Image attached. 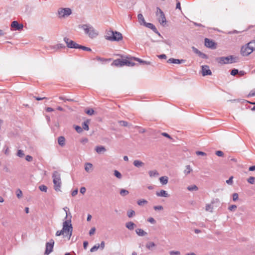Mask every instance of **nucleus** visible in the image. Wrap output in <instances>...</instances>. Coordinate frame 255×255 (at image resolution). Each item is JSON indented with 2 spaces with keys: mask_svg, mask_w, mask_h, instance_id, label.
I'll return each instance as SVG.
<instances>
[{
  "mask_svg": "<svg viewBox=\"0 0 255 255\" xmlns=\"http://www.w3.org/2000/svg\"><path fill=\"white\" fill-rule=\"evenodd\" d=\"M63 209L65 211L66 214L65 219H67V218H68V216L70 217V214H69L70 212H69V213L68 212V211H69V209L67 207H65L63 208Z\"/></svg>",
  "mask_w": 255,
  "mask_h": 255,
  "instance_id": "nucleus-56",
  "label": "nucleus"
},
{
  "mask_svg": "<svg viewBox=\"0 0 255 255\" xmlns=\"http://www.w3.org/2000/svg\"><path fill=\"white\" fill-rule=\"evenodd\" d=\"M137 18L138 19V22L140 23V24L143 25L144 26V25L145 24V23H146V22H145V21L144 20L143 15L141 13L138 14Z\"/></svg>",
  "mask_w": 255,
  "mask_h": 255,
  "instance_id": "nucleus-20",
  "label": "nucleus"
},
{
  "mask_svg": "<svg viewBox=\"0 0 255 255\" xmlns=\"http://www.w3.org/2000/svg\"><path fill=\"white\" fill-rule=\"evenodd\" d=\"M70 217L63 223L62 230L64 233H65L66 235L69 236V238L71 237L72 234L73 227L71 224V218L72 216L70 213H69Z\"/></svg>",
  "mask_w": 255,
  "mask_h": 255,
  "instance_id": "nucleus-2",
  "label": "nucleus"
},
{
  "mask_svg": "<svg viewBox=\"0 0 255 255\" xmlns=\"http://www.w3.org/2000/svg\"><path fill=\"white\" fill-rule=\"evenodd\" d=\"M148 221L149 222L151 223V224H153L156 223L155 220L152 217L148 218Z\"/></svg>",
  "mask_w": 255,
  "mask_h": 255,
  "instance_id": "nucleus-64",
  "label": "nucleus"
},
{
  "mask_svg": "<svg viewBox=\"0 0 255 255\" xmlns=\"http://www.w3.org/2000/svg\"><path fill=\"white\" fill-rule=\"evenodd\" d=\"M135 232L138 236L140 237L145 236L147 234V233L146 232H145L141 229H136L135 230Z\"/></svg>",
  "mask_w": 255,
  "mask_h": 255,
  "instance_id": "nucleus-22",
  "label": "nucleus"
},
{
  "mask_svg": "<svg viewBox=\"0 0 255 255\" xmlns=\"http://www.w3.org/2000/svg\"><path fill=\"white\" fill-rule=\"evenodd\" d=\"M254 96H255V89L251 90L248 95V97H254Z\"/></svg>",
  "mask_w": 255,
  "mask_h": 255,
  "instance_id": "nucleus-54",
  "label": "nucleus"
},
{
  "mask_svg": "<svg viewBox=\"0 0 255 255\" xmlns=\"http://www.w3.org/2000/svg\"><path fill=\"white\" fill-rule=\"evenodd\" d=\"M78 49H82L83 50L87 51H92V49L90 48L86 47L85 46L81 45H79V46L78 47Z\"/></svg>",
  "mask_w": 255,
  "mask_h": 255,
  "instance_id": "nucleus-34",
  "label": "nucleus"
},
{
  "mask_svg": "<svg viewBox=\"0 0 255 255\" xmlns=\"http://www.w3.org/2000/svg\"><path fill=\"white\" fill-rule=\"evenodd\" d=\"M205 45L209 48L215 49L216 48V43L213 40L208 38L205 39Z\"/></svg>",
  "mask_w": 255,
  "mask_h": 255,
  "instance_id": "nucleus-12",
  "label": "nucleus"
},
{
  "mask_svg": "<svg viewBox=\"0 0 255 255\" xmlns=\"http://www.w3.org/2000/svg\"><path fill=\"white\" fill-rule=\"evenodd\" d=\"M187 189L190 191H197L198 190V188L196 185H193L188 186Z\"/></svg>",
  "mask_w": 255,
  "mask_h": 255,
  "instance_id": "nucleus-33",
  "label": "nucleus"
},
{
  "mask_svg": "<svg viewBox=\"0 0 255 255\" xmlns=\"http://www.w3.org/2000/svg\"><path fill=\"white\" fill-rule=\"evenodd\" d=\"M212 209H213V207H212V206L211 205H210V204L206 205V210L207 211L212 212Z\"/></svg>",
  "mask_w": 255,
  "mask_h": 255,
  "instance_id": "nucleus-51",
  "label": "nucleus"
},
{
  "mask_svg": "<svg viewBox=\"0 0 255 255\" xmlns=\"http://www.w3.org/2000/svg\"><path fill=\"white\" fill-rule=\"evenodd\" d=\"M64 232H63V231L62 230V229L60 231H57L55 234V235L56 236H61V235H64Z\"/></svg>",
  "mask_w": 255,
  "mask_h": 255,
  "instance_id": "nucleus-60",
  "label": "nucleus"
},
{
  "mask_svg": "<svg viewBox=\"0 0 255 255\" xmlns=\"http://www.w3.org/2000/svg\"><path fill=\"white\" fill-rule=\"evenodd\" d=\"M156 15L159 22L162 25H165L167 21L163 11L159 7H156Z\"/></svg>",
  "mask_w": 255,
  "mask_h": 255,
  "instance_id": "nucleus-7",
  "label": "nucleus"
},
{
  "mask_svg": "<svg viewBox=\"0 0 255 255\" xmlns=\"http://www.w3.org/2000/svg\"><path fill=\"white\" fill-rule=\"evenodd\" d=\"M238 73H239V70L237 69L234 68L231 70V75H232L233 76H235L237 74H238Z\"/></svg>",
  "mask_w": 255,
  "mask_h": 255,
  "instance_id": "nucleus-44",
  "label": "nucleus"
},
{
  "mask_svg": "<svg viewBox=\"0 0 255 255\" xmlns=\"http://www.w3.org/2000/svg\"><path fill=\"white\" fill-rule=\"evenodd\" d=\"M82 28L85 31V33L89 35L91 38H94L98 35V32L94 29V28L89 24H84L82 26Z\"/></svg>",
  "mask_w": 255,
  "mask_h": 255,
  "instance_id": "nucleus-6",
  "label": "nucleus"
},
{
  "mask_svg": "<svg viewBox=\"0 0 255 255\" xmlns=\"http://www.w3.org/2000/svg\"><path fill=\"white\" fill-rule=\"evenodd\" d=\"M16 194L17 197L18 199L21 198L22 196V191L19 189H17V190L16 191Z\"/></svg>",
  "mask_w": 255,
  "mask_h": 255,
  "instance_id": "nucleus-41",
  "label": "nucleus"
},
{
  "mask_svg": "<svg viewBox=\"0 0 255 255\" xmlns=\"http://www.w3.org/2000/svg\"><path fill=\"white\" fill-rule=\"evenodd\" d=\"M147 203V201L144 199H140L137 201V204L139 206H142L143 204H145Z\"/></svg>",
  "mask_w": 255,
  "mask_h": 255,
  "instance_id": "nucleus-37",
  "label": "nucleus"
},
{
  "mask_svg": "<svg viewBox=\"0 0 255 255\" xmlns=\"http://www.w3.org/2000/svg\"><path fill=\"white\" fill-rule=\"evenodd\" d=\"M99 249H100V245L96 244L91 249L90 252H94L97 251Z\"/></svg>",
  "mask_w": 255,
  "mask_h": 255,
  "instance_id": "nucleus-38",
  "label": "nucleus"
},
{
  "mask_svg": "<svg viewBox=\"0 0 255 255\" xmlns=\"http://www.w3.org/2000/svg\"><path fill=\"white\" fill-rule=\"evenodd\" d=\"M237 208V206L235 205H232L229 207L228 209L231 211H234Z\"/></svg>",
  "mask_w": 255,
  "mask_h": 255,
  "instance_id": "nucleus-50",
  "label": "nucleus"
},
{
  "mask_svg": "<svg viewBox=\"0 0 255 255\" xmlns=\"http://www.w3.org/2000/svg\"><path fill=\"white\" fill-rule=\"evenodd\" d=\"M185 62V60L183 59H174L173 58H171L169 59L167 61V62L168 63H173V64H181Z\"/></svg>",
  "mask_w": 255,
  "mask_h": 255,
  "instance_id": "nucleus-17",
  "label": "nucleus"
},
{
  "mask_svg": "<svg viewBox=\"0 0 255 255\" xmlns=\"http://www.w3.org/2000/svg\"><path fill=\"white\" fill-rule=\"evenodd\" d=\"M148 173H149V175L150 177L156 176L158 175V173L156 170L149 171Z\"/></svg>",
  "mask_w": 255,
  "mask_h": 255,
  "instance_id": "nucleus-36",
  "label": "nucleus"
},
{
  "mask_svg": "<svg viewBox=\"0 0 255 255\" xmlns=\"http://www.w3.org/2000/svg\"><path fill=\"white\" fill-rule=\"evenodd\" d=\"M169 254L170 255H179L180 254V253L179 251H172L169 252Z\"/></svg>",
  "mask_w": 255,
  "mask_h": 255,
  "instance_id": "nucleus-52",
  "label": "nucleus"
},
{
  "mask_svg": "<svg viewBox=\"0 0 255 255\" xmlns=\"http://www.w3.org/2000/svg\"><path fill=\"white\" fill-rule=\"evenodd\" d=\"M133 164L137 168L141 167L144 165V163L143 162L138 160H134Z\"/></svg>",
  "mask_w": 255,
  "mask_h": 255,
  "instance_id": "nucleus-23",
  "label": "nucleus"
},
{
  "mask_svg": "<svg viewBox=\"0 0 255 255\" xmlns=\"http://www.w3.org/2000/svg\"><path fill=\"white\" fill-rule=\"evenodd\" d=\"M153 208L155 210H162L163 209V207L161 205L154 206Z\"/></svg>",
  "mask_w": 255,
  "mask_h": 255,
  "instance_id": "nucleus-59",
  "label": "nucleus"
},
{
  "mask_svg": "<svg viewBox=\"0 0 255 255\" xmlns=\"http://www.w3.org/2000/svg\"><path fill=\"white\" fill-rule=\"evenodd\" d=\"M134 57H127L125 59H116L114 60L112 65L117 67H123L124 66L132 67L135 65V63L134 62Z\"/></svg>",
  "mask_w": 255,
  "mask_h": 255,
  "instance_id": "nucleus-1",
  "label": "nucleus"
},
{
  "mask_svg": "<svg viewBox=\"0 0 255 255\" xmlns=\"http://www.w3.org/2000/svg\"><path fill=\"white\" fill-rule=\"evenodd\" d=\"M216 60L221 64H227L237 62L239 60V58L234 55H229L227 57H218Z\"/></svg>",
  "mask_w": 255,
  "mask_h": 255,
  "instance_id": "nucleus-3",
  "label": "nucleus"
},
{
  "mask_svg": "<svg viewBox=\"0 0 255 255\" xmlns=\"http://www.w3.org/2000/svg\"><path fill=\"white\" fill-rule=\"evenodd\" d=\"M85 112L89 115H92L94 113V111L91 109L86 110Z\"/></svg>",
  "mask_w": 255,
  "mask_h": 255,
  "instance_id": "nucleus-53",
  "label": "nucleus"
},
{
  "mask_svg": "<svg viewBox=\"0 0 255 255\" xmlns=\"http://www.w3.org/2000/svg\"><path fill=\"white\" fill-rule=\"evenodd\" d=\"M161 135L165 136V137H167L168 138L170 139H172V138L171 137V136L168 134L166 132H162L161 133Z\"/></svg>",
  "mask_w": 255,
  "mask_h": 255,
  "instance_id": "nucleus-58",
  "label": "nucleus"
},
{
  "mask_svg": "<svg viewBox=\"0 0 255 255\" xmlns=\"http://www.w3.org/2000/svg\"><path fill=\"white\" fill-rule=\"evenodd\" d=\"M96 59L98 60V61H101V62H103V61H107L108 60L107 59H104L103 58H101L100 57H99V56H97Z\"/></svg>",
  "mask_w": 255,
  "mask_h": 255,
  "instance_id": "nucleus-63",
  "label": "nucleus"
},
{
  "mask_svg": "<svg viewBox=\"0 0 255 255\" xmlns=\"http://www.w3.org/2000/svg\"><path fill=\"white\" fill-rule=\"evenodd\" d=\"M95 231H96L95 228L94 227V228H91L89 231V235L90 236L93 235L95 233Z\"/></svg>",
  "mask_w": 255,
  "mask_h": 255,
  "instance_id": "nucleus-62",
  "label": "nucleus"
},
{
  "mask_svg": "<svg viewBox=\"0 0 255 255\" xmlns=\"http://www.w3.org/2000/svg\"><path fill=\"white\" fill-rule=\"evenodd\" d=\"M134 215L135 212L133 210H130L127 212V215L129 218H131Z\"/></svg>",
  "mask_w": 255,
  "mask_h": 255,
  "instance_id": "nucleus-42",
  "label": "nucleus"
},
{
  "mask_svg": "<svg viewBox=\"0 0 255 255\" xmlns=\"http://www.w3.org/2000/svg\"><path fill=\"white\" fill-rule=\"evenodd\" d=\"M134 60L138 62L141 65H150L151 62L149 61H146L143 60L139 58H134Z\"/></svg>",
  "mask_w": 255,
  "mask_h": 255,
  "instance_id": "nucleus-21",
  "label": "nucleus"
},
{
  "mask_svg": "<svg viewBox=\"0 0 255 255\" xmlns=\"http://www.w3.org/2000/svg\"><path fill=\"white\" fill-rule=\"evenodd\" d=\"M159 180L163 185H165L168 183V178L167 176H162L160 177Z\"/></svg>",
  "mask_w": 255,
  "mask_h": 255,
  "instance_id": "nucleus-27",
  "label": "nucleus"
},
{
  "mask_svg": "<svg viewBox=\"0 0 255 255\" xmlns=\"http://www.w3.org/2000/svg\"><path fill=\"white\" fill-rule=\"evenodd\" d=\"M75 129L76 130V131L78 133H80L83 131L82 127L79 126H76L75 127Z\"/></svg>",
  "mask_w": 255,
  "mask_h": 255,
  "instance_id": "nucleus-47",
  "label": "nucleus"
},
{
  "mask_svg": "<svg viewBox=\"0 0 255 255\" xmlns=\"http://www.w3.org/2000/svg\"><path fill=\"white\" fill-rule=\"evenodd\" d=\"M144 26H146V27H148V28L152 29L154 32L156 31V29L157 28H156L155 25H153L151 23H147V22H146V23H145Z\"/></svg>",
  "mask_w": 255,
  "mask_h": 255,
  "instance_id": "nucleus-28",
  "label": "nucleus"
},
{
  "mask_svg": "<svg viewBox=\"0 0 255 255\" xmlns=\"http://www.w3.org/2000/svg\"><path fill=\"white\" fill-rule=\"evenodd\" d=\"M11 27L14 29V30H21L23 27V25L22 23H19L17 21L14 20L11 23Z\"/></svg>",
  "mask_w": 255,
  "mask_h": 255,
  "instance_id": "nucleus-13",
  "label": "nucleus"
},
{
  "mask_svg": "<svg viewBox=\"0 0 255 255\" xmlns=\"http://www.w3.org/2000/svg\"><path fill=\"white\" fill-rule=\"evenodd\" d=\"M120 195L122 196H127V195H128L129 194V192L127 190H126V189H122L121 190H120Z\"/></svg>",
  "mask_w": 255,
  "mask_h": 255,
  "instance_id": "nucleus-35",
  "label": "nucleus"
},
{
  "mask_svg": "<svg viewBox=\"0 0 255 255\" xmlns=\"http://www.w3.org/2000/svg\"><path fill=\"white\" fill-rule=\"evenodd\" d=\"M123 36L122 33L118 31H114L113 30L109 31L107 32L106 39L110 41H119L122 40Z\"/></svg>",
  "mask_w": 255,
  "mask_h": 255,
  "instance_id": "nucleus-5",
  "label": "nucleus"
},
{
  "mask_svg": "<svg viewBox=\"0 0 255 255\" xmlns=\"http://www.w3.org/2000/svg\"><path fill=\"white\" fill-rule=\"evenodd\" d=\"M248 46L251 48L252 51H255V40L251 41L248 43Z\"/></svg>",
  "mask_w": 255,
  "mask_h": 255,
  "instance_id": "nucleus-29",
  "label": "nucleus"
},
{
  "mask_svg": "<svg viewBox=\"0 0 255 255\" xmlns=\"http://www.w3.org/2000/svg\"><path fill=\"white\" fill-rule=\"evenodd\" d=\"M95 150L98 153L101 154L105 152L106 151V149L103 146H97L95 147Z\"/></svg>",
  "mask_w": 255,
  "mask_h": 255,
  "instance_id": "nucleus-19",
  "label": "nucleus"
},
{
  "mask_svg": "<svg viewBox=\"0 0 255 255\" xmlns=\"http://www.w3.org/2000/svg\"><path fill=\"white\" fill-rule=\"evenodd\" d=\"M39 189L40 191L46 192L47 190V187L44 185H41L39 186Z\"/></svg>",
  "mask_w": 255,
  "mask_h": 255,
  "instance_id": "nucleus-40",
  "label": "nucleus"
},
{
  "mask_svg": "<svg viewBox=\"0 0 255 255\" xmlns=\"http://www.w3.org/2000/svg\"><path fill=\"white\" fill-rule=\"evenodd\" d=\"M156 195L158 197H168L169 196V195L167 193V192L164 190H161L160 191V192H156Z\"/></svg>",
  "mask_w": 255,
  "mask_h": 255,
  "instance_id": "nucleus-18",
  "label": "nucleus"
},
{
  "mask_svg": "<svg viewBox=\"0 0 255 255\" xmlns=\"http://www.w3.org/2000/svg\"><path fill=\"white\" fill-rule=\"evenodd\" d=\"M233 176L230 177L228 180H226V183L229 185H232L233 182Z\"/></svg>",
  "mask_w": 255,
  "mask_h": 255,
  "instance_id": "nucleus-55",
  "label": "nucleus"
},
{
  "mask_svg": "<svg viewBox=\"0 0 255 255\" xmlns=\"http://www.w3.org/2000/svg\"><path fill=\"white\" fill-rule=\"evenodd\" d=\"M33 159V157L30 155H26L25 157V160L27 161H31Z\"/></svg>",
  "mask_w": 255,
  "mask_h": 255,
  "instance_id": "nucleus-61",
  "label": "nucleus"
},
{
  "mask_svg": "<svg viewBox=\"0 0 255 255\" xmlns=\"http://www.w3.org/2000/svg\"><path fill=\"white\" fill-rule=\"evenodd\" d=\"M54 244V241L52 239L50 240L49 242L46 243V249L44 253L45 255H48L53 251Z\"/></svg>",
  "mask_w": 255,
  "mask_h": 255,
  "instance_id": "nucleus-11",
  "label": "nucleus"
},
{
  "mask_svg": "<svg viewBox=\"0 0 255 255\" xmlns=\"http://www.w3.org/2000/svg\"><path fill=\"white\" fill-rule=\"evenodd\" d=\"M248 182L249 183H250V184H254V182H255V178L254 177H253V176H251V177H250L248 179Z\"/></svg>",
  "mask_w": 255,
  "mask_h": 255,
  "instance_id": "nucleus-45",
  "label": "nucleus"
},
{
  "mask_svg": "<svg viewBox=\"0 0 255 255\" xmlns=\"http://www.w3.org/2000/svg\"><path fill=\"white\" fill-rule=\"evenodd\" d=\"M253 52V51H252L251 48L248 46V43L241 47V54L243 56H248Z\"/></svg>",
  "mask_w": 255,
  "mask_h": 255,
  "instance_id": "nucleus-10",
  "label": "nucleus"
},
{
  "mask_svg": "<svg viewBox=\"0 0 255 255\" xmlns=\"http://www.w3.org/2000/svg\"><path fill=\"white\" fill-rule=\"evenodd\" d=\"M136 226L135 224L132 222H128L126 224V227L129 230H132Z\"/></svg>",
  "mask_w": 255,
  "mask_h": 255,
  "instance_id": "nucleus-25",
  "label": "nucleus"
},
{
  "mask_svg": "<svg viewBox=\"0 0 255 255\" xmlns=\"http://www.w3.org/2000/svg\"><path fill=\"white\" fill-rule=\"evenodd\" d=\"M59 99L60 100H63L64 102H66V101H71H71H74L73 99H66L65 97H62V96L59 97Z\"/></svg>",
  "mask_w": 255,
  "mask_h": 255,
  "instance_id": "nucleus-48",
  "label": "nucleus"
},
{
  "mask_svg": "<svg viewBox=\"0 0 255 255\" xmlns=\"http://www.w3.org/2000/svg\"><path fill=\"white\" fill-rule=\"evenodd\" d=\"M114 175L119 179H121L122 177L121 173L117 170L114 171Z\"/></svg>",
  "mask_w": 255,
  "mask_h": 255,
  "instance_id": "nucleus-39",
  "label": "nucleus"
},
{
  "mask_svg": "<svg viewBox=\"0 0 255 255\" xmlns=\"http://www.w3.org/2000/svg\"><path fill=\"white\" fill-rule=\"evenodd\" d=\"M64 48H65V46L63 44L59 43L55 45L49 46L48 48V50H53L54 51H56L59 49H63Z\"/></svg>",
  "mask_w": 255,
  "mask_h": 255,
  "instance_id": "nucleus-16",
  "label": "nucleus"
},
{
  "mask_svg": "<svg viewBox=\"0 0 255 255\" xmlns=\"http://www.w3.org/2000/svg\"><path fill=\"white\" fill-rule=\"evenodd\" d=\"M202 75L205 76L207 75H211L212 72L210 69L209 66L208 65H203L202 66Z\"/></svg>",
  "mask_w": 255,
  "mask_h": 255,
  "instance_id": "nucleus-14",
  "label": "nucleus"
},
{
  "mask_svg": "<svg viewBox=\"0 0 255 255\" xmlns=\"http://www.w3.org/2000/svg\"><path fill=\"white\" fill-rule=\"evenodd\" d=\"M120 125L123 127H127L128 126V123L125 121H120L119 122Z\"/></svg>",
  "mask_w": 255,
  "mask_h": 255,
  "instance_id": "nucleus-46",
  "label": "nucleus"
},
{
  "mask_svg": "<svg viewBox=\"0 0 255 255\" xmlns=\"http://www.w3.org/2000/svg\"><path fill=\"white\" fill-rule=\"evenodd\" d=\"M155 246V244L153 242H148L146 244V248L149 250H151Z\"/></svg>",
  "mask_w": 255,
  "mask_h": 255,
  "instance_id": "nucleus-32",
  "label": "nucleus"
},
{
  "mask_svg": "<svg viewBox=\"0 0 255 255\" xmlns=\"http://www.w3.org/2000/svg\"><path fill=\"white\" fill-rule=\"evenodd\" d=\"M93 165L90 163H86L85 164V170L86 172H89L90 171V169L92 168Z\"/></svg>",
  "mask_w": 255,
  "mask_h": 255,
  "instance_id": "nucleus-31",
  "label": "nucleus"
},
{
  "mask_svg": "<svg viewBox=\"0 0 255 255\" xmlns=\"http://www.w3.org/2000/svg\"><path fill=\"white\" fill-rule=\"evenodd\" d=\"M17 156L19 157H23L24 155L23 151L21 149H18L16 154Z\"/></svg>",
  "mask_w": 255,
  "mask_h": 255,
  "instance_id": "nucleus-43",
  "label": "nucleus"
},
{
  "mask_svg": "<svg viewBox=\"0 0 255 255\" xmlns=\"http://www.w3.org/2000/svg\"><path fill=\"white\" fill-rule=\"evenodd\" d=\"M216 154L220 157H222L224 155V153L221 150H218L216 152Z\"/></svg>",
  "mask_w": 255,
  "mask_h": 255,
  "instance_id": "nucleus-57",
  "label": "nucleus"
},
{
  "mask_svg": "<svg viewBox=\"0 0 255 255\" xmlns=\"http://www.w3.org/2000/svg\"><path fill=\"white\" fill-rule=\"evenodd\" d=\"M58 143L61 146H64L65 145V138L63 136H60L58 138Z\"/></svg>",
  "mask_w": 255,
  "mask_h": 255,
  "instance_id": "nucleus-24",
  "label": "nucleus"
},
{
  "mask_svg": "<svg viewBox=\"0 0 255 255\" xmlns=\"http://www.w3.org/2000/svg\"><path fill=\"white\" fill-rule=\"evenodd\" d=\"M52 177L54 184V188L56 191H61V175L57 171H55L52 173Z\"/></svg>",
  "mask_w": 255,
  "mask_h": 255,
  "instance_id": "nucleus-4",
  "label": "nucleus"
},
{
  "mask_svg": "<svg viewBox=\"0 0 255 255\" xmlns=\"http://www.w3.org/2000/svg\"><path fill=\"white\" fill-rule=\"evenodd\" d=\"M239 198V195L238 193H234L233 194V200L234 201H237Z\"/></svg>",
  "mask_w": 255,
  "mask_h": 255,
  "instance_id": "nucleus-49",
  "label": "nucleus"
},
{
  "mask_svg": "<svg viewBox=\"0 0 255 255\" xmlns=\"http://www.w3.org/2000/svg\"><path fill=\"white\" fill-rule=\"evenodd\" d=\"M192 171V169H191L190 166L189 165H188L186 166V169L184 171V173L185 175H187Z\"/></svg>",
  "mask_w": 255,
  "mask_h": 255,
  "instance_id": "nucleus-30",
  "label": "nucleus"
},
{
  "mask_svg": "<svg viewBox=\"0 0 255 255\" xmlns=\"http://www.w3.org/2000/svg\"><path fill=\"white\" fill-rule=\"evenodd\" d=\"M72 13V10L70 8H60L58 10V14L59 18H65Z\"/></svg>",
  "mask_w": 255,
  "mask_h": 255,
  "instance_id": "nucleus-8",
  "label": "nucleus"
},
{
  "mask_svg": "<svg viewBox=\"0 0 255 255\" xmlns=\"http://www.w3.org/2000/svg\"><path fill=\"white\" fill-rule=\"evenodd\" d=\"M89 120H87L86 121H85L84 123H82V129H84L85 130H88L89 128Z\"/></svg>",
  "mask_w": 255,
  "mask_h": 255,
  "instance_id": "nucleus-26",
  "label": "nucleus"
},
{
  "mask_svg": "<svg viewBox=\"0 0 255 255\" xmlns=\"http://www.w3.org/2000/svg\"><path fill=\"white\" fill-rule=\"evenodd\" d=\"M63 40L66 43L67 47L68 48L78 49V47L79 44L76 43L74 41L66 37L64 38Z\"/></svg>",
  "mask_w": 255,
  "mask_h": 255,
  "instance_id": "nucleus-9",
  "label": "nucleus"
},
{
  "mask_svg": "<svg viewBox=\"0 0 255 255\" xmlns=\"http://www.w3.org/2000/svg\"><path fill=\"white\" fill-rule=\"evenodd\" d=\"M192 49L195 53L197 54L199 57H201L202 58H203V59H207L208 58V56L206 54L202 52L201 51L199 50L196 47L193 46L192 47Z\"/></svg>",
  "mask_w": 255,
  "mask_h": 255,
  "instance_id": "nucleus-15",
  "label": "nucleus"
}]
</instances>
